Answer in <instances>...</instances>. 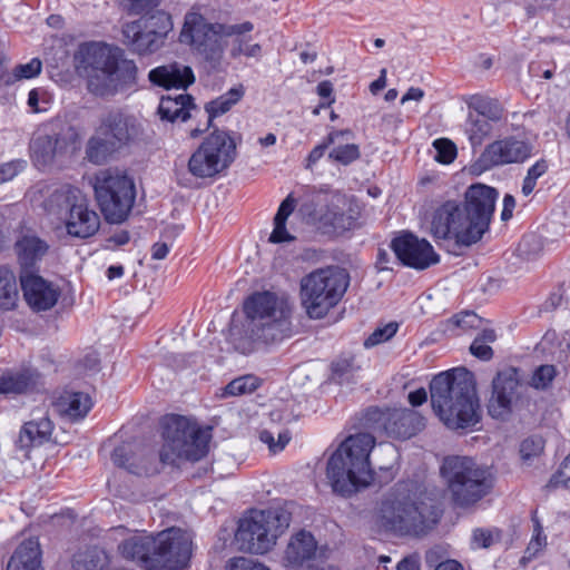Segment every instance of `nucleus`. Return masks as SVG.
<instances>
[{
    "instance_id": "obj_64",
    "label": "nucleus",
    "mask_w": 570,
    "mask_h": 570,
    "mask_svg": "<svg viewBox=\"0 0 570 570\" xmlns=\"http://www.w3.org/2000/svg\"><path fill=\"white\" fill-rule=\"evenodd\" d=\"M45 96H46V92L42 89H40V88L32 89L28 96V106L35 112H40V111L46 110L45 107L39 106L40 101L47 104V99L45 98Z\"/></svg>"
},
{
    "instance_id": "obj_12",
    "label": "nucleus",
    "mask_w": 570,
    "mask_h": 570,
    "mask_svg": "<svg viewBox=\"0 0 570 570\" xmlns=\"http://www.w3.org/2000/svg\"><path fill=\"white\" fill-rule=\"evenodd\" d=\"M236 144L228 132L215 130L207 136L188 159V171L197 178H212L230 166Z\"/></svg>"
},
{
    "instance_id": "obj_54",
    "label": "nucleus",
    "mask_w": 570,
    "mask_h": 570,
    "mask_svg": "<svg viewBox=\"0 0 570 570\" xmlns=\"http://www.w3.org/2000/svg\"><path fill=\"white\" fill-rule=\"evenodd\" d=\"M498 529H475L472 533V546L474 548H489L500 540Z\"/></svg>"
},
{
    "instance_id": "obj_19",
    "label": "nucleus",
    "mask_w": 570,
    "mask_h": 570,
    "mask_svg": "<svg viewBox=\"0 0 570 570\" xmlns=\"http://www.w3.org/2000/svg\"><path fill=\"white\" fill-rule=\"evenodd\" d=\"M71 136L70 132L39 131L30 144L31 158L36 166L47 167L67 154L71 147Z\"/></svg>"
},
{
    "instance_id": "obj_30",
    "label": "nucleus",
    "mask_w": 570,
    "mask_h": 570,
    "mask_svg": "<svg viewBox=\"0 0 570 570\" xmlns=\"http://www.w3.org/2000/svg\"><path fill=\"white\" fill-rule=\"evenodd\" d=\"M193 111H198L193 102V97L187 94L176 96H163L158 106L160 119L168 121H186L193 117Z\"/></svg>"
},
{
    "instance_id": "obj_59",
    "label": "nucleus",
    "mask_w": 570,
    "mask_h": 570,
    "mask_svg": "<svg viewBox=\"0 0 570 570\" xmlns=\"http://www.w3.org/2000/svg\"><path fill=\"white\" fill-rule=\"evenodd\" d=\"M324 220L336 229H350L353 226V217L345 216L344 213L328 210L324 215Z\"/></svg>"
},
{
    "instance_id": "obj_41",
    "label": "nucleus",
    "mask_w": 570,
    "mask_h": 570,
    "mask_svg": "<svg viewBox=\"0 0 570 570\" xmlns=\"http://www.w3.org/2000/svg\"><path fill=\"white\" fill-rule=\"evenodd\" d=\"M132 22L139 23L142 29L163 38H166L173 29L171 17L160 9L153 11L150 14L142 16Z\"/></svg>"
},
{
    "instance_id": "obj_50",
    "label": "nucleus",
    "mask_w": 570,
    "mask_h": 570,
    "mask_svg": "<svg viewBox=\"0 0 570 570\" xmlns=\"http://www.w3.org/2000/svg\"><path fill=\"white\" fill-rule=\"evenodd\" d=\"M351 130H333L331 131L323 144L317 145L312 149L307 157V168L312 167L314 164H316L325 154V150L331 146L338 142L340 138H343L344 136H351Z\"/></svg>"
},
{
    "instance_id": "obj_1",
    "label": "nucleus",
    "mask_w": 570,
    "mask_h": 570,
    "mask_svg": "<svg viewBox=\"0 0 570 570\" xmlns=\"http://www.w3.org/2000/svg\"><path fill=\"white\" fill-rule=\"evenodd\" d=\"M432 409L452 430L474 426L481 419L473 374L464 367L442 372L430 383Z\"/></svg>"
},
{
    "instance_id": "obj_61",
    "label": "nucleus",
    "mask_w": 570,
    "mask_h": 570,
    "mask_svg": "<svg viewBox=\"0 0 570 570\" xmlns=\"http://www.w3.org/2000/svg\"><path fill=\"white\" fill-rule=\"evenodd\" d=\"M26 167L24 160H11L0 165V184L7 183L16 177Z\"/></svg>"
},
{
    "instance_id": "obj_15",
    "label": "nucleus",
    "mask_w": 570,
    "mask_h": 570,
    "mask_svg": "<svg viewBox=\"0 0 570 570\" xmlns=\"http://www.w3.org/2000/svg\"><path fill=\"white\" fill-rule=\"evenodd\" d=\"M365 426L374 432H385L390 436L407 439L424 426L423 417L414 410L370 409L365 414Z\"/></svg>"
},
{
    "instance_id": "obj_7",
    "label": "nucleus",
    "mask_w": 570,
    "mask_h": 570,
    "mask_svg": "<svg viewBox=\"0 0 570 570\" xmlns=\"http://www.w3.org/2000/svg\"><path fill=\"white\" fill-rule=\"evenodd\" d=\"M350 285L345 269H316L301 279V303L311 318H323L344 296Z\"/></svg>"
},
{
    "instance_id": "obj_55",
    "label": "nucleus",
    "mask_w": 570,
    "mask_h": 570,
    "mask_svg": "<svg viewBox=\"0 0 570 570\" xmlns=\"http://www.w3.org/2000/svg\"><path fill=\"white\" fill-rule=\"evenodd\" d=\"M563 487L570 490V453L561 463L559 470L552 474L548 488L557 489Z\"/></svg>"
},
{
    "instance_id": "obj_21",
    "label": "nucleus",
    "mask_w": 570,
    "mask_h": 570,
    "mask_svg": "<svg viewBox=\"0 0 570 570\" xmlns=\"http://www.w3.org/2000/svg\"><path fill=\"white\" fill-rule=\"evenodd\" d=\"M118 149L135 140L141 132L139 122L121 111H109L97 128Z\"/></svg>"
},
{
    "instance_id": "obj_49",
    "label": "nucleus",
    "mask_w": 570,
    "mask_h": 570,
    "mask_svg": "<svg viewBox=\"0 0 570 570\" xmlns=\"http://www.w3.org/2000/svg\"><path fill=\"white\" fill-rule=\"evenodd\" d=\"M261 384V381L255 375L239 376L229 382L225 387V394L238 396L253 393Z\"/></svg>"
},
{
    "instance_id": "obj_25",
    "label": "nucleus",
    "mask_w": 570,
    "mask_h": 570,
    "mask_svg": "<svg viewBox=\"0 0 570 570\" xmlns=\"http://www.w3.org/2000/svg\"><path fill=\"white\" fill-rule=\"evenodd\" d=\"M148 78L154 85L166 89H186L195 81L191 68L179 62L156 67L149 71Z\"/></svg>"
},
{
    "instance_id": "obj_58",
    "label": "nucleus",
    "mask_w": 570,
    "mask_h": 570,
    "mask_svg": "<svg viewBox=\"0 0 570 570\" xmlns=\"http://www.w3.org/2000/svg\"><path fill=\"white\" fill-rule=\"evenodd\" d=\"M544 442L539 436H531L522 441L520 454L523 460H530L540 455L543 451Z\"/></svg>"
},
{
    "instance_id": "obj_10",
    "label": "nucleus",
    "mask_w": 570,
    "mask_h": 570,
    "mask_svg": "<svg viewBox=\"0 0 570 570\" xmlns=\"http://www.w3.org/2000/svg\"><path fill=\"white\" fill-rule=\"evenodd\" d=\"M233 32L225 23L209 22L197 10L191 9L185 14L179 33V42L206 61L219 62L228 43L226 33Z\"/></svg>"
},
{
    "instance_id": "obj_4",
    "label": "nucleus",
    "mask_w": 570,
    "mask_h": 570,
    "mask_svg": "<svg viewBox=\"0 0 570 570\" xmlns=\"http://www.w3.org/2000/svg\"><path fill=\"white\" fill-rule=\"evenodd\" d=\"M376 443L371 433L361 432L347 436L327 462L326 475L333 491L350 497L373 480L370 454Z\"/></svg>"
},
{
    "instance_id": "obj_3",
    "label": "nucleus",
    "mask_w": 570,
    "mask_h": 570,
    "mask_svg": "<svg viewBox=\"0 0 570 570\" xmlns=\"http://www.w3.org/2000/svg\"><path fill=\"white\" fill-rule=\"evenodd\" d=\"M245 336L253 343L271 345L291 337L293 308L288 299L274 292H255L244 302Z\"/></svg>"
},
{
    "instance_id": "obj_35",
    "label": "nucleus",
    "mask_w": 570,
    "mask_h": 570,
    "mask_svg": "<svg viewBox=\"0 0 570 570\" xmlns=\"http://www.w3.org/2000/svg\"><path fill=\"white\" fill-rule=\"evenodd\" d=\"M122 33L132 50L139 55L151 53L158 50L164 39L142 29L139 23L128 22L124 26Z\"/></svg>"
},
{
    "instance_id": "obj_17",
    "label": "nucleus",
    "mask_w": 570,
    "mask_h": 570,
    "mask_svg": "<svg viewBox=\"0 0 570 570\" xmlns=\"http://www.w3.org/2000/svg\"><path fill=\"white\" fill-rule=\"evenodd\" d=\"M392 249L403 265L415 269H425L439 262V255L432 245L413 234L395 237Z\"/></svg>"
},
{
    "instance_id": "obj_27",
    "label": "nucleus",
    "mask_w": 570,
    "mask_h": 570,
    "mask_svg": "<svg viewBox=\"0 0 570 570\" xmlns=\"http://www.w3.org/2000/svg\"><path fill=\"white\" fill-rule=\"evenodd\" d=\"M7 570H43L39 540L29 538L21 541L13 551Z\"/></svg>"
},
{
    "instance_id": "obj_26",
    "label": "nucleus",
    "mask_w": 570,
    "mask_h": 570,
    "mask_svg": "<svg viewBox=\"0 0 570 570\" xmlns=\"http://www.w3.org/2000/svg\"><path fill=\"white\" fill-rule=\"evenodd\" d=\"M52 422L46 413L35 412L32 419L20 430L18 445L22 450L40 446L49 441L52 433Z\"/></svg>"
},
{
    "instance_id": "obj_56",
    "label": "nucleus",
    "mask_w": 570,
    "mask_h": 570,
    "mask_svg": "<svg viewBox=\"0 0 570 570\" xmlns=\"http://www.w3.org/2000/svg\"><path fill=\"white\" fill-rule=\"evenodd\" d=\"M259 440L268 445V449L273 453L282 451L291 440V433L288 431L279 432L277 435V442H275L274 434L269 431H262L259 433Z\"/></svg>"
},
{
    "instance_id": "obj_28",
    "label": "nucleus",
    "mask_w": 570,
    "mask_h": 570,
    "mask_svg": "<svg viewBox=\"0 0 570 570\" xmlns=\"http://www.w3.org/2000/svg\"><path fill=\"white\" fill-rule=\"evenodd\" d=\"M227 28H233V32L226 33V40L230 39L229 53L233 58L245 56L248 58H257L261 55L262 48L258 43L252 42L250 32L254 24L249 21L242 23L227 24Z\"/></svg>"
},
{
    "instance_id": "obj_22",
    "label": "nucleus",
    "mask_w": 570,
    "mask_h": 570,
    "mask_svg": "<svg viewBox=\"0 0 570 570\" xmlns=\"http://www.w3.org/2000/svg\"><path fill=\"white\" fill-rule=\"evenodd\" d=\"M63 223L68 235L78 238H88L95 235L100 227L99 215L89 208L82 196L71 206Z\"/></svg>"
},
{
    "instance_id": "obj_33",
    "label": "nucleus",
    "mask_w": 570,
    "mask_h": 570,
    "mask_svg": "<svg viewBox=\"0 0 570 570\" xmlns=\"http://www.w3.org/2000/svg\"><path fill=\"white\" fill-rule=\"evenodd\" d=\"M48 244L35 235H24L16 243L21 272L35 271L38 262L47 254Z\"/></svg>"
},
{
    "instance_id": "obj_29",
    "label": "nucleus",
    "mask_w": 570,
    "mask_h": 570,
    "mask_svg": "<svg viewBox=\"0 0 570 570\" xmlns=\"http://www.w3.org/2000/svg\"><path fill=\"white\" fill-rule=\"evenodd\" d=\"M316 551L315 538L312 533L301 530L292 535L285 550V560L294 568L302 567L315 557Z\"/></svg>"
},
{
    "instance_id": "obj_34",
    "label": "nucleus",
    "mask_w": 570,
    "mask_h": 570,
    "mask_svg": "<svg viewBox=\"0 0 570 570\" xmlns=\"http://www.w3.org/2000/svg\"><path fill=\"white\" fill-rule=\"evenodd\" d=\"M81 196L77 188L70 186H61L55 189L43 202V209L46 213L63 222L70 212L71 206Z\"/></svg>"
},
{
    "instance_id": "obj_47",
    "label": "nucleus",
    "mask_w": 570,
    "mask_h": 570,
    "mask_svg": "<svg viewBox=\"0 0 570 570\" xmlns=\"http://www.w3.org/2000/svg\"><path fill=\"white\" fill-rule=\"evenodd\" d=\"M31 386V379L24 373L6 374L0 376V394L23 393Z\"/></svg>"
},
{
    "instance_id": "obj_51",
    "label": "nucleus",
    "mask_w": 570,
    "mask_h": 570,
    "mask_svg": "<svg viewBox=\"0 0 570 570\" xmlns=\"http://www.w3.org/2000/svg\"><path fill=\"white\" fill-rule=\"evenodd\" d=\"M397 330L399 324L396 322H390L383 326H379L364 341V346L366 348H370L379 344L385 343L396 334Z\"/></svg>"
},
{
    "instance_id": "obj_2",
    "label": "nucleus",
    "mask_w": 570,
    "mask_h": 570,
    "mask_svg": "<svg viewBox=\"0 0 570 570\" xmlns=\"http://www.w3.org/2000/svg\"><path fill=\"white\" fill-rule=\"evenodd\" d=\"M118 48L102 42L80 46L76 59L78 69L87 80L88 90L100 97L112 96L135 81L137 67L132 61L120 60Z\"/></svg>"
},
{
    "instance_id": "obj_32",
    "label": "nucleus",
    "mask_w": 570,
    "mask_h": 570,
    "mask_svg": "<svg viewBox=\"0 0 570 570\" xmlns=\"http://www.w3.org/2000/svg\"><path fill=\"white\" fill-rule=\"evenodd\" d=\"M155 537L146 533H137L125 540L119 546V552L128 560L138 562L151 569V558L154 550Z\"/></svg>"
},
{
    "instance_id": "obj_53",
    "label": "nucleus",
    "mask_w": 570,
    "mask_h": 570,
    "mask_svg": "<svg viewBox=\"0 0 570 570\" xmlns=\"http://www.w3.org/2000/svg\"><path fill=\"white\" fill-rule=\"evenodd\" d=\"M548 164L546 160H538L534 165H532L527 173V176L523 179L522 184V194L524 196H529L534 187L537 186V180L547 173Z\"/></svg>"
},
{
    "instance_id": "obj_57",
    "label": "nucleus",
    "mask_w": 570,
    "mask_h": 570,
    "mask_svg": "<svg viewBox=\"0 0 570 570\" xmlns=\"http://www.w3.org/2000/svg\"><path fill=\"white\" fill-rule=\"evenodd\" d=\"M556 376V368L553 365L539 366L531 379V385L535 389H546L551 384Z\"/></svg>"
},
{
    "instance_id": "obj_13",
    "label": "nucleus",
    "mask_w": 570,
    "mask_h": 570,
    "mask_svg": "<svg viewBox=\"0 0 570 570\" xmlns=\"http://www.w3.org/2000/svg\"><path fill=\"white\" fill-rule=\"evenodd\" d=\"M430 232L435 239L454 240L458 245L470 246L479 242L462 204L455 200H448L435 208Z\"/></svg>"
},
{
    "instance_id": "obj_23",
    "label": "nucleus",
    "mask_w": 570,
    "mask_h": 570,
    "mask_svg": "<svg viewBox=\"0 0 570 570\" xmlns=\"http://www.w3.org/2000/svg\"><path fill=\"white\" fill-rule=\"evenodd\" d=\"M519 380L514 368L499 372L492 382V396L489 413L493 417H502L510 411Z\"/></svg>"
},
{
    "instance_id": "obj_16",
    "label": "nucleus",
    "mask_w": 570,
    "mask_h": 570,
    "mask_svg": "<svg viewBox=\"0 0 570 570\" xmlns=\"http://www.w3.org/2000/svg\"><path fill=\"white\" fill-rule=\"evenodd\" d=\"M498 196L495 188L480 183L471 185L465 190L462 208L479 240L489 229Z\"/></svg>"
},
{
    "instance_id": "obj_63",
    "label": "nucleus",
    "mask_w": 570,
    "mask_h": 570,
    "mask_svg": "<svg viewBox=\"0 0 570 570\" xmlns=\"http://www.w3.org/2000/svg\"><path fill=\"white\" fill-rule=\"evenodd\" d=\"M470 351L475 357L483 361H489L493 355L491 346L487 343H483L482 340L476 338H474L472 342Z\"/></svg>"
},
{
    "instance_id": "obj_24",
    "label": "nucleus",
    "mask_w": 570,
    "mask_h": 570,
    "mask_svg": "<svg viewBox=\"0 0 570 570\" xmlns=\"http://www.w3.org/2000/svg\"><path fill=\"white\" fill-rule=\"evenodd\" d=\"M112 462L136 475H148L157 471L145 451L132 443H124L117 446L111 455Z\"/></svg>"
},
{
    "instance_id": "obj_39",
    "label": "nucleus",
    "mask_w": 570,
    "mask_h": 570,
    "mask_svg": "<svg viewBox=\"0 0 570 570\" xmlns=\"http://www.w3.org/2000/svg\"><path fill=\"white\" fill-rule=\"evenodd\" d=\"M493 129L492 122L480 115L469 111L464 122V132L472 147H479Z\"/></svg>"
},
{
    "instance_id": "obj_20",
    "label": "nucleus",
    "mask_w": 570,
    "mask_h": 570,
    "mask_svg": "<svg viewBox=\"0 0 570 570\" xmlns=\"http://www.w3.org/2000/svg\"><path fill=\"white\" fill-rule=\"evenodd\" d=\"M531 146L513 137L495 140L481 154L480 161L485 168L522 163L531 155Z\"/></svg>"
},
{
    "instance_id": "obj_14",
    "label": "nucleus",
    "mask_w": 570,
    "mask_h": 570,
    "mask_svg": "<svg viewBox=\"0 0 570 570\" xmlns=\"http://www.w3.org/2000/svg\"><path fill=\"white\" fill-rule=\"evenodd\" d=\"M191 556V538L181 529L170 528L155 537L151 569L180 570Z\"/></svg>"
},
{
    "instance_id": "obj_6",
    "label": "nucleus",
    "mask_w": 570,
    "mask_h": 570,
    "mask_svg": "<svg viewBox=\"0 0 570 570\" xmlns=\"http://www.w3.org/2000/svg\"><path fill=\"white\" fill-rule=\"evenodd\" d=\"M440 474L452 503L459 508L474 505L493 488L491 472L469 456H446Z\"/></svg>"
},
{
    "instance_id": "obj_11",
    "label": "nucleus",
    "mask_w": 570,
    "mask_h": 570,
    "mask_svg": "<svg viewBox=\"0 0 570 570\" xmlns=\"http://www.w3.org/2000/svg\"><path fill=\"white\" fill-rule=\"evenodd\" d=\"M97 203L109 223H122L130 213L136 193L132 180L119 171L106 169L95 177Z\"/></svg>"
},
{
    "instance_id": "obj_8",
    "label": "nucleus",
    "mask_w": 570,
    "mask_h": 570,
    "mask_svg": "<svg viewBox=\"0 0 570 570\" xmlns=\"http://www.w3.org/2000/svg\"><path fill=\"white\" fill-rule=\"evenodd\" d=\"M163 440L159 459L164 464H177L181 460L198 461L208 451V434L178 415L164 419Z\"/></svg>"
},
{
    "instance_id": "obj_60",
    "label": "nucleus",
    "mask_w": 570,
    "mask_h": 570,
    "mask_svg": "<svg viewBox=\"0 0 570 570\" xmlns=\"http://www.w3.org/2000/svg\"><path fill=\"white\" fill-rule=\"evenodd\" d=\"M227 570H269L264 564L245 557L233 558L226 566Z\"/></svg>"
},
{
    "instance_id": "obj_43",
    "label": "nucleus",
    "mask_w": 570,
    "mask_h": 570,
    "mask_svg": "<svg viewBox=\"0 0 570 570\" xmlns=\"http://www.w3.org/2000/svg\"><path fill=\"white\" fill-rule=\"evenodd\" d=\"M482 323V318L474 312H462L446 321L444 331L453 335H461L471 330L481 328Z\"/></svg>"
},
{
    "instance_id": "obj_62",
    "label": "nucleus",
    "mask_w": 570,
    "mask_h": 570,
    "mask_svg": "<svg viewBox=\"0 0 570 570\" xmlns=\"http://www.w3.org/2000/svg\"><path fill=\"white\" fill-rule=\"evenodd\" d=\"M160 0H131L130 11L140 17L150 14L155 10H159Z\"/></svg>"
},
{
    "instance_id": "obj_45",
    "label": "nucleus",
    "mask_w": 570,
    "mask_h": 570,
    "mask_svg": "<svg viewBox=\"0 0 570 570\" xmlns=\"http://www.w3.org/2000/svg\"><path fill=\"white\" fill-rule=\"evenodd\" d=\"M331 368V379L336 383L342 384L350 382L354 374L360 370V366L355 364L353 356H344L333 362Z\"/></svg>"
},
{
    "instance_id": "obj_9",
    "label": "nucleus",
    "mask_w": 570,
    "mask_h": 570,
    "mask_svg": "<svg viewBox=\"0 0 570 570\" xmlns=\"http://www.w3.org/2000/svg\"><path fill=\"white\" fill-rule=\"evenodd\" d=\"M287 527L288 518L285 514L273 510H254L239 520L235 543L244 552L263 554L275 546Z\"/></svg>"
},
{
    "instance_id": "obj_38",
    "label": "nucleus",
    "mask_w": 570,
    "mask_h": 570,
    "mask_svg": "<svg viewBox=\"0 0 570 570\" xmlns=\"http://www.w3.org/2000/svg\"><path fill=\"white\" fill-rule=\"evenodd\" d=\"M244 96L243 86H238L229 89L226 94L219 96L215 100L209 101L206 105L207 125L208 128L212 124L213 118L218 117L227 112L236 102Z\"/></svg>"
},
{
    "instance_id": "obj_52",
    "label": "nucleus",
    "mask_w": 570,
    "mask_h": 570,
    "mask_svg": "<svg viewBox=\"0 0 570 570\" xmlns=\"http://www.w3.org/2000/svg\"><path fill=\"white\" fill-rule=\"evenodd\" d=\"M436 150L434 159L441 164H451L458 154L456 146L448 138H439L433 141Z\"/></svg>"
},
{
    "instance_id": "obj_36",
    "label": "nucleus",
    "mask_w": 570,
    "mask_h": 570,
    "mask_svg": "<svg viewBox=\"0 0 570 570\" xmlns=\"http://www.w3.org/2000/svg\"><path fill=\"white\" fill-rule=\"evenodd\" d=\"M296 207V199L289 194L279 205L274 217V229L269 235L271 243L291 242L294 237L286 229V220Z\"/></svg>"
},
{
    "instance_id": "obj_37",
    "label": "nucleus",
    "mask_w": 570,
    "mask_h": 570,
    "mask_svg": "<svg viewBox=\"0 0 570 570\" xmlns=\"http://www.w3.org/2000/svg\"><path fill=\"white\" fill-rule=\"evenodd\" d=\"M468 108L476 115L487 118L490 122H499L503 118V108L491 98L473 95L466 99Z\"/></svg>"
},
{
    "instance_id": "obj_18",
    "label": "nucleus",
    "mask_w": 570,
    "mask_h": 570,
    "mask_svg": "<svg viewBox=\"0 0 570 570\" xmlns=\"http://www.w3.org/2000/svg\"><path fill=\"white\" fill-rule=\"evenodd\" d=\"M20 284L27 304L36 312L49 311L58 302L60 287L36 271L20 272Z\"/></svg>"
},
{
    "instance_id": "obj_42",
    "label": "nucleus",
    "mask_w": 570,
    "mask_h": 570,
    "mask_svg": "<svg viewBox=\"0 0 570 570\" xmlns=\"http://www.w3.org/2000/svg\"><path fill=\"white\" fill-rule=\"evenodd\" d=\"M118 150L115 145L104 135H100L99 130L89 139L87 145L86 155L90 163L100 165L107 160V158Z\"/></svg>"
},
{
    "instance_id": "obj_40",
    "label": "nucleus",
    "mask_w": 570,
    "mask_h": 570,
    "mask_svg": "<svg viewBox=\"0 0 570 570\" xmlns=\"http://www.w3.org/2000/svg\"><path fill=\"white\" fill-rule=\"evenodd\" d=\"M18 298L19 291L14 273L7 267H0V307L12 309Z\"/></svg>"
},
{
    "instance_id": "obj_46",
    "label": "nucleus",
    "mask_w": 570,
    "mask_h": 570,
    "mask_svg": "<svg viewBox=\"0 0 570 570\" xmlns=\"http://www.w3.org/2000/svg\"><path fill=\"white\" fill-rule=\"evenodd\" d=\"M533 534L524 551L523 557L520 559V563L525 566L529 561L537 558L547 546V537L543 534V529L540 522L533 519Z\"/></svg>"
},
{
    "instance_id": "obj_31",
    "label": "nucleus",
    "mask_w": 570,
    "mask_h": 570,
    "mask_svg": "<svg viewBox=\"0 0 570 570\" xmlns=\"http://www.w3.org/2000/svg\"><path fill=\"white\" fill-rule=\"evenodd\" d=\"M55 410L70 420L85 417L92 406L90 396L83 392L63 391L53 402Z\"/></svg>"
},
{
    "instance_id": "obj_44",
    "label": "nucleus",
    "mask_w": 570,
    "mask_h": 570,
    "mask_svg": "<svg viewBox=\"0 0 570 570\" xmlns=\"http://www.w3.org/2000/svg\"><path fill=\"white\" fill-rule=\"evenodd\" d=\"M352 136L353 134L351 136H344L340 138L338 142L332 145L333 148L328 154L330 159L346 166L360 158L361 153L358 145L348 142Z\"/></svg>"
},
{
    "instance_id": "obj_48",
    "label": "nucleus",
    "mask_w": 570,
    "mask_h": 570,
    "mask_svg": "<svg viewBox=\"0 0 570 570\" xmlns=\"http://www.w3.org/2000/svg\"><path fill=\"white\" fill-rule=\"evenodd\" d=\"M42 62L38 58L31 59L27 63H20L14 67L10 75H7L4 83L11 85L23 79H31L41 72Z\"/></svg>"
},
{
    "instance_id": "obj_5",
    "label": "nucleus",
    "mask_w": 570,
    "mask_h": 570,
    "mask_svg": "<svg viewBox=\"0 0 570 570\" xmlns=\"http://www.w3.org/2000/svg\"><path fill=\"white\" fill-rule=\"evenodd\" d=\"M436 512L416 503L409 484H397L382 500L375 514L379 529L399 534H421L438 520Z\"/></svg>"
}]
</instances>
